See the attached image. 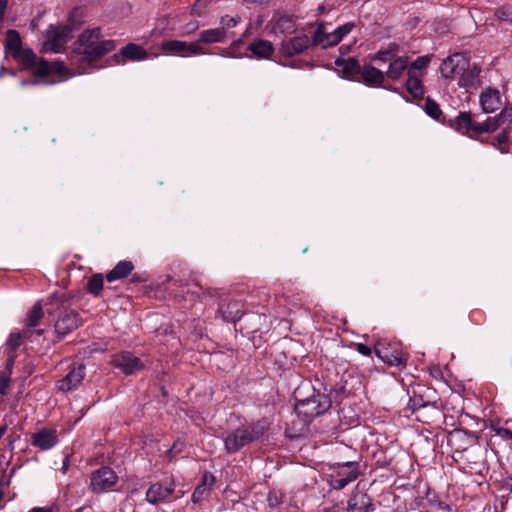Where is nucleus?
Here are the masks:
<instances>
[{
  "label": "nucleus",
  "instance_id": "obj_50",
  "mask_svg": "<svg viewBox=\"0 0 512 512\" xmlns=\"http://www.w3.org/2000/svg\"><path fill=\"white\" fill-rule=\"evenodd\" d=\"M28 512H53V508L52 507H48V506H45V507H34L31 510H29Z\"/></svg>",
  "mask_w": 512,
  "mask_h": 512
},
{
  "label": "nucleus",
  "instance_id": "obj_51",
  "mask_svg": "<svg viewBox=\"0 0 512 512\" xmlns=\"http://www.w3.org/2000/svg\"><path fill=\"white\" fill-rule=\"evenodd\" d=\"M269 0H243V3L247 5H261L267 3Z\"/></svg>",
  "mask_w": 512,
  "mask_h": 512
},
{
  "label": "nucleus",
  "instance_id": "obj_23",
  "mask_svg": "<svg viewBox=\"0 0 512 512\" xmlns=\"http://www.w3.org/2000/svg\"><path fill=\"white\" fill-rule=\"evenodd\" d=\"M360 75L363 82L371 87L381 86L385 79V75L382 71L370 65L364 66L361 69Z\"/></svg>",
  "mask_w": 512,
  "mask_h": 512
},
{
  "label": "nucleus",
  "instance_id": "obj_24",
  "mask_svg": "<svg viewBox=\"0 0 512 512\" xmlns=\"http://www.w3.org/2000/svg\"><path fill=\"white\" fill-rule=\"evenodd\" d=\"M120 54L123 58L130 61H143L148 58V53L140 45L134 43H129L122 47Z\"/></svg>",
  "mask_w": 512,
  "mask_h": 512
},
{
  "label": "nucleus",
  "instance_id": "obj_38",
  "mask_svg": "<svg viewBox=\"0 0 512 512\" xmlns=\"http://www.w3.org/2000/svg\"><path fill=\"white\" fill-rule=\"evenodd\" d=\"M87 289L90 293L94 295H98L101 290L103 289V277L101 274H96L92 276L88 283H87Z\"/></svg>",
  "mask_w": 512,
  "mask_h": 512
},
{
  "label": "nucleus",
  "instance_id": "obj_11",
  "mask_svg": "<svg viewBox=\"0 0 512 512\" xmlns=\"http://www.w3.org/2000/svg\"><path fill=\"white\" fill-rule=\"evenodd\" d=\"M267 33L275 37L287 38L296 32V23L293 17L275 15L266 26Z\"/></svg>",
  "mask_w": 512,
  "mask_h": 512
},
{
  "label": "nucleus",
  "instance_id": "obj_9",
  "mask_svg": "<svg viewBox=\"0 0 512 512\" xmlns=\"http://www.w3.org/2000/svg\"><path fill=\"white\" fill-rule=\"evenodd\" d=\"M118 481V476L109 467H101L92 472L90 488L93 493L100 494L110 490Z\"/></svg>",
  "mask_w": 512,
  "mask_h": 512
},
{
  "label": "nucleus",
  "instance_id": "obj_45",
  "mask_svg": "<svg viewBox=\"0 0 512 512\" xmlns=\"http://www.w3.org/2000/svg\"><path fill=\"white\" fill-rule=\"evenodd\" d=\"M20 339V334L13 332L9 335L6 345L10 347L11 350H15L20 345Z\"/></svg>",
  "mask_w": 512,
  "mask_h": 512
},
{
  "label": "nucleus",
  "instance_id": "obj_53",
  "mask_svg": "<svg viewBox=\"0 0 512 512\" xmlns=\"http://www.w3.org/2000/svg\"><path fill=\"white\" fill-rule=\"evenodd\" d=\"M350 51V45H342L340 47L341 54H346Z\"/></svg>",
  "mask_w": 512,
  "mask_h": 512
},
{
  "label": "nucleus",
  "instance_id": "obj_47",
  "mask_svg": "<svg viewBox=\"0 0 512 512\" xmlns=\"http://www.w3.org/2000/svg\"><path fill=\"white\" fill-rule=\"evenodd\" d=\"M496 434L505 440H512V431L507 428H504V427L497 428Z\"/></svg>",
  "mask_w": 512,
  "mask_h": 512
},
{
  "label": "nucleus",
  "instance_id": "obj_40",
  "mask_svg": "<svg viewBox=\"0 0 512 512\" xmlns=\"http://www.w3.org/2000/svg\"><path fill=\"white\" fill-rule=\"evenodd\" d=\"M424 110L433 119H439L442 113L439 105L431 99L426 100Z\"/></svg>",
  "mask_w": 512,
  "mask_h": 512
},
{
  "label": "nucleus",
  "instance_id": "obj_49",
  "mask_svg": "<svg viewBox=\"0 0 512 512\" xmlns=\"http://www.w3.org/2000/svg\"><path fill=\"white\" fill-rule=\"evenodd\" d=\"M182 447H183V443L175 442L173 444V446L169 450L166 451L167 456L170 458L171 454H173V453L176 454V453L181 452Z\"/></svg>",
  "mask_w": 512,
  "mask_h": 512
},
{
  "label": "nucleus",
  "instance_id": "obj_14",
  "mask_svg": "<svg viewBox=\"0 0 512 512\" xmlns=\"http://www.w3.org/2000/svg\"><path fill=\"white\" fill-rule=\"evenodd\" d=\"M328 408L327 402L322 404L318 397H311L299 401L295 405V412L298 416L302 417L305 421H309L314 417L319 416Z\"/></svg>",
  "mask_w": 512,
  "mask_h": 512
},
{
  "label": "nucleus",
  "instance_id": "obj_34",
  "mask_svg": "<svg viewBox=\"0 0 512 512\" xmlns=\"http://www.w3.org/2000/svg\"><path fill=\"white\" fill-rule=\"evenodd\" d=\"M504 117L502 113L499 117H488L484 122L477 124L475 131L489 132L496 130L500 125L501 118Z\"/></svg>",
  "mask_w": 512,
  "mask_h": 512
},
{
  "label": "nucleus",
  "instance_id": "obj_56",
  "mask_svg": "<svg viewBox=\"0 0 512 512\" xmlns=\"http://www.w3.org/2000/svg\"><path fill=\"white\" fill-rule=\"evenodd\" d=\"M8 0H0V8H7Z\"/></svg>",
  "mask_w": 512,
  "mask_h": 512
},
{
  "label": "nucleus",
  "instance_id": "obj_2",
  "mask_svg": "<svg viewBox=\"0 0 512 512\" xmlns=\"http://www.w3.org/2000/svg\"><path fill=\"white\" fill-rule=\"evenodd\" d=\"M5 49L7 55H11L23 70H29L35 77L34 80L21 81V86L56 84L54 71L63 69L62 62L48 63L45 60L37 59L30 49H22V41L16 30H8L6 34Z\"/></svg>",
  "mask_w": 512,
  "mask_h": 512
},
{
  "label": "nucleus",
  "instance_id": "obj_57",
  "mask_svg": "<svg viewBox=\"0 0 512 512\" xmlns=\"http://www.w3.org/2000/svg\"><path fill=\"white\" fill-rule=\"evenodd\" d=\"M6 8H0V21L3 19Z\"/></svg>",
  "mask_w": 512,
  "mask_h": 512
},
{
  "label": "nucleus",
  "instance_id": "obj_58",
  "mask_svg": "<svg viewBox=\"0 0 512 512\" xmlns=\"http://www.w3.org/2000/svg\"><path fill=\"white\" fill-rule=\"evenodd\" d=\"M184 495V492H180L178 495L174 496L173 499H178Z\"/></svg>",
  "mask_w": 512,
  "mask_h": 512
},
{
  "label": "nucleus",
  "instance_id": "obj_12",
  "mask_svg": "<svg viewBox=\"0 0 512 512\" xmlns=\"http://www.w3.org/2000/svg\"><path fill=\"white\" fill-rule=\"evenodd\" d=\"M161 49L168 54L178 55L181 57L206 54V52L200 45L180 40L165 41L161 44Z\"/></svg>",
  "mask_w": 512,
  "mask_h": 512
},
{
  "label": "nucleus",
  "instance_id": "obj_3",
  "mask_svg": "<svg viewBox=\"0 0 512 512\" xmlns=\"http://www.w3.org/2000/svg\"><path fill=\"white\" fill-rule=\"evenodd\" d=\"M439 70L445 80L454 82L466 90L476 87L479 83L480 68L475 63H471L469 58L461 52L445 57Z\"/></svg>",
  "mask_w": 512,
  "mask_h": 512
},
{
  "label": "nucleus",
  "instance_id": "obj_15",
  "mask_svg": "<svg viewBox=\"0 0 512 512\" xmlns=\"http://www.w3.org/2000/svg\"><path fill=\"white\" fill-rule=\"evenodd\" d=\"M112 364L126 375L136 373L143 368L142 361L130 352H122L114 355Z\"/></svg>",
  "mask_w": 512,
  "mask_h": 512
},
{
  "label": "nucleus",
  "instance_id": "obj_48",
  "mask_svg": "<svg viewBox=\"0 0 512 512\" xmlns=\"http://www.w3.org/2000/svg\"><path fill=\"white\" fill-rule=\"evenodd\" d=\"M356 350L364 356H370L372 353L371 348L362 343L356 344Z\"/></svg>",
  "mask_w": 512,
  "mask_h": 512
},
{
  "label": "nucleus",
  "instance_id": "obj_36",
  "mask_svg": "<svg viewBox=\"0 0 512 512\" xmlns=\"http://www.w3.org/2000/svg\"><path fill=\"white\" fill-rule=\"evenodd\" d=\"M43 317V309L40 303H36L27 315V325L35 327L38 325L39 320Z\"/></svg>",
  "mask_w": 512,
  "mask_h": 512
},
{
  "label": "nucleus",
  "instance_id": "obj_43",
  "mask_svg": "<svg viewBox=\"0 0 512 512\" xmlns=\"http://www.w3.org/2000/svg\"><path fill=\"white\" fill-rule=\"evenodd\" d=\"M350 470H357L355 464L353 462H346L339 466L337 474L341 477H349Z\"/></svg>",
  "mask_w": 512,
  "mask_h": 512
},
{
  "label": "nucleus",
  "instance_id": "obj_25",
  "mask_svg": "<svg viewBox=\"0 0 512 512\" xmlns=\"http://www.w3.org/2000/svg\"><path fill=\"white\" fill-rule=\"evenodd\" d=\"M226 38V31L219 29L218 27L201 31L198 37V42L204 44L222 43Z\"/></svg>",
  "mask_w": 512,
  "mask_h": 512
},
{
  "label": "nucleus",
  "instance_id": "obj_42",
  "mask_svg": "<svg viewBox=\"0 0 512 512\" xmlns=\"http://www.w3.org/2000/svg\"><path fill=\"white\" fill-rule=\"evenodd\" d=\"M507 140L508 135L505 131L498 134L495 138L494 145L501 151V153L506 152L505 145L507 144Z\"/></svg>",
  "mask_w": 512,
  "mask_h": 512
},
{
  "label": "nucleus",
  "instance_id": "obj_30",
  "mask_svg": "<svg viewBox=\"0 0 512 512\" xmlns=\"http://www.w3.org/2000/svg\"><path fill=\"white\" fill-rule=\"evenodd\" d=\"M420 77V75L408 74L406 87L414 98H421L423 96V86Z\"/></svg>",
  "mask_w": 512,
  "mask_h": 512
},
{
  "label": "nucleus",
  "instance_id": "obj_5",
  "mask_svg": "<svg viewBox=\"0 0 512 512\" xmlns=\"http://www.w3.org/2000/svg\"><path fill=\"white\" fill-rule=\"evenodd\" d=\"M263 435V428L259 425L239 427L224 438L225 449L228 453H235Z\"/></svg>",
  "mask_w": 512,
  "mask_h": 512
},
{
  "label": "nucleus",
  "instance_id": "obj_39",
  "mask_svg": "<svg viewBox=\"0 0 512 512\" xmlns=\"http://www.w3.org/2000/svg\"><path fill=\"white\" fill-rule=\"evenodd\" d=\"M210 0H196L191 8V14L193 16L202 17L206 14Z\"/></svg>",
  "mask_w": 512,
  "mask_h": 512
},
{
  "label": "nucleus",
  "instance_id": "obj_17",
  "mask_svg": "<svg viewBox=\"0 0 512 512\" xmlns=\"http://www.w3.org/2000/svg\"><path fill=\"white\" fill-rule=\"evenodd\" d=\"M218 312L224 321L236 322L243 315V305L240 301L223 299Z\"/></svg>",
  "mask_w": 512,
  "mask_h": 512
},
{
  "label": "nucleus",
  "instance_id": "obj_4",
  "mask_svg": "<svg viewBox=\"0 0 512 512\" xmlns=\"http://www.w3.org/2000/svg\"><path fill=\"white\" fill-rule=\"evenodd\" d=\"M52 305L55 309L48 312L56 317L54 326L58 334L66 335L79 327L81 318L78 312L67 306L63 296H54Z\"/></svg>",
  "mask_w": 512,
  "mask_h": 512
},
{
  "label": "nucleus",
  "instance_id": "obj_52",
  "mask_svg": "<svg viewBox=\"0 0 512 512\" xmlns=\"http://www.w3.org/2000/svg\"><path fill=\"white\" fill-rule=\"evenodd\" d=\"M15 75L13 70H6L3 66L0 68V78L5 74Z\"/></svg>",
  "mask_w": 512,
  "mask_h": 512
},
{
  "label": "nucleus",
  "instance_id": "obj_32",
  "mask_svg": "<svg viewBox=\"0 0 512 512\" xmlns=\"http://www.w3.org/2000/svg\"><path fill=\"white\" fill-rule=\"evenodd\" d=\"M398 55L399 50L397 47H389L387 49L378 51L374 56V61L377 63L390 64Z\"/></svg>",
  "mask_w": 512,
  "mask_h": 512
},
{
  "label": "nucleus",
  "instance_id": "obj_33",
  "mask_svg": "<svg viewBox=\"0 0 512 512\" xmlns=\"http://www.w3.org/2000/svg\"><path fill=\"white\" fill-rule=\"evenodd\" d=\"M430 56L418 57L414 62L408 66V74L422 75V71L427 68L430 63Z\"/></svg>",
  "mask_w": 512,
  "mask_h": 512
},
{
  "label": "nucleus",
  "instance_id": "obj_26",
  "mask_svg": "<svg viewBox=\"0 0 512 512\" xmlns=\"http://www.w3.org/2000/svg\"><path fill=\"white\" fill-rule=\"evenodd\" d=\"M409 59L406 56L398 55L388 67L386 75L388 78L396 80L405 70H408Z\"/></svg>",
  "mask_w": 512,
  "mask_h": 512
},
{
  "label": "nucleus",
  "instance_id": "obj_18",
  "mask_svg": "<svg viewBox=\"0 0 512 512\" xmlns=\"http://www.w3.org/2000/svg\"><path fill=\"white\" fill-rule=\"evenodd\" d=\"M216 478L211 473H204L201 483L195 488L191 500L194 504L200 503L210 495Z\"/></svg>",
  "mask_w": 512,
  "mask_h": 512
},
{
  "label": "nucleus",
  "instance_id": "obj_46",
  "mask_svg": "<svg viewBox=\"0 0 512 512\" xmlns=\"http://www.w3.org/2000/svg\"><path fill=\"white\" fill-rule=\"evenodd\" d=\"M198 28H199V23H198V21H196V20H194V21H189L188 23H186V24L183 26V33H184V34H191V33H193L194 31H196Z\"/></svg>",
  "mask_w": 512,
  "mask_h": 512
},
{
  "label": "nucleus",
  "instance_id": "obj_44",
  "mask_svg": "<svg viewBox=\"0 0 512 512\" xmlns=\"http://www.w3.org/2000/svg\"><path fill=\"white\" fill-rule=\"evenodd\" d=\"M495 16L500 20H509L512 17V11L508 7H499L495 11Z\"/></svg>",
  "mask_w": 512,
  "mask_h": 512
},
{
  "label": "nucleus",
  "instance_id": "obj_37",
  "mask_svg": "<svg viewBox=\"0 0 512 512\" xmlns=\"http://www.w3.org/2000/svg\"><path fill=\"white\" fill-rule=\"evenodd\" d=\"M267 317L265 315L252 313L249 314L246 318V322L249 324V328L251 332L262 331L263 328L261 326L262 322H266Z\"/></svg>",
  "mask_w": 512,
  "mask_h": 512
},
{
  "label": "nucleus",
  "instance_id": "obj_29",
  "mask_svg": "<svg viewBox=\"0 0 512 512\" xmlns=\"http://www.w3.org/2000/svg\"><path fill=\"white\" fill-rule=\"evenodd\" d=\"M453 127L462 134H468L470 131H475L477 124H474L470 115L460 113L453 122Z\"/></svg>",
  "mask_w": 512,
  "mask_h": 512
},
{
  "label": "nucleus",
  "instance_id": "obj_54",
  "mask_svg": "<svg viewBox=\"0 0 512 512\" xmlns=\"http://www.w3.org/2000/svg\"><path fill=\"white\" fill-rule=\"evenodd\" d=\"M264 20H265V17H264V16H262V15H259V16H258V18H257V20H256V23H255L256 27L261 26V25H262V23L264 22Z\"/></svg>",
  "mask_w": 512,
  "mask_h": 512
},
{
  "label": "nucleus",
  "instance_id": "obj_22",
  "mask_svg": "<svg viewBox=\"0 0 512 512\" xmlns=\"http://www.w3.org/2000/svg\"><path fill=\"white\" fill-rule=\"evenodd\" d=\"M247 49L251 56L256 59H269L274 52L272 43L268 40L259 39L248 45Z\"/></svg>",
  "mask_w": 512,
  "mask_h": 512
},
{
  "label": "nucleus",
  "instance_id": "obj_27",
  "mask_svg": "<svg viewBox=\"0 0 512 512\" xmlns=\"http://www.w3.org/2000/svg\"><path fill=\"white\" fill-rule=\"evenodd\" d=\"M370 506L371 500L366 494L356 493L349 499L347 510L349 512H367Z\"/></svg>",
  "mask_w": 512,
  "mask_h": 512
},
{
  "label": "nucleus",
  "instance_id": "obj_16",
  "mask_svg": "<svg viewBox=\"0 0 512 512\" xmlns=\"http://www.w3.org/2000/svg\"><path fill=\"white\" fill-rule=\"evenodd\" d=\"M85 377V367L82 364L73 365L68 374L58 382L61 391H72L78 388Z\"/></svg>",
  "mask_w": 512,
  "mask_h": 512
},
{
  "label": "nucleus",
  "instance_id": "obj_6",
  "mask_svg": "<svg viewBox=\"0 0 512 512\" xmlns=\"http://www.w3.org/2000/svg\"><path fill=\"white\" fill-rule=\"evenodd\" d=\"M356 27L355 23L348 22L335 29H331L325 23H320L313 34V43L328 48L337 45L346 35L351 33Z\"/></svg>",
  "mask_w": 512,
  "mask_h": 512
},
{
  "label": "nucleus",
  "instance_id": "obj_28",
  "mask_svg": "<svg viewBox=\"0 0 512 512\" xmlns=\"http://www.w3.org/2000/svg\"><path fill=\"white\" fill-rule=\"evenodd\" d=\"M134 266L131 261H120L107 275L109 282L126 277L131 273Z\"/></svg>",
  "mask_w": 512,
  "mask_h": 512
},
{
  "label": "nucleus",
  "instance_id": "obj_41",
  "mask_svg": "<svg viewBox=\"0 0 512 512\" xmlns=\"http://www.w3.org/2000/svg\"><path fill=\"white\" fill-rule=\"evenodd\" d=\"M239 22H240L239 17L224 16L220 20L219 29H223L224 31H226L227 37H229L228 30L231 28H234Z\"/></svg>",
  "mask_w": 512,
  "mask_h": 512
},
{
  "label": "nucleus",
  "instance_id": "obj_8",
  "mask_svg": "<svg viewBox=\"0 0 512 512\" xmlns=\"http://www.w3.org/2000/svg\"><path fill=\"white\" fill-rule=\"evenodd\" d=\"M176 489L174 479L153 483L146 491V501L152 505L171 501Z\"/></svg>",
  "mask_w": 512,
  "mask_h": 512
},
{
  "label": "nucleus",
  "instance_id": "obj_31",
  "mask_svg": "<svg viewBox=\"0 0 512 512\" xmlns=\"http://www.w3.org/2000/svg\"><path fill=\"white\" fill-rule=\"evenodd\" d=\"M14 364V356L9 355L7 362H6V368L3 371H0V394L5 395L6 389L8 388L9 381H10V375H11V369Z\"/></svg>",
  "mask_w": 512,
  "mask_h": 512
},
{
  "label": "nucleus",
  "instance_id": "obj_13",
  "mask_svg": "<svg viewBox=\"0 0 512 512\" xmlns=\"http://www.w3.org/2000/svg\"><path fill=\"white\" fill-rule=\"evenodd\" d=\"M374 351L377 357L389 366H400L405 361L398 346H391L384 341H378L374 345Z\"/></svg>",
  "mask_w": 512,
  "mask_h": 512
},
{
  "label": "nucleus",
  "instance_id": "obj_55",
  "mask_svg": "<svg viewBox=\"0 0 512 512\" xmlns=\"http://www.w3.org/2000/svg\"><path fill=\"white\" fill-rule=\"evenodd\" d=\"M6 430H7L6 425L0 426V439L4 436V434L6 433Z\"/></svg>",
  "mask_w": 512,
  "mask_h": 512
},
{
  "label": "nucleus",
  "instance_id": "obj_21",
  "mask_svg": "<svg viewBox=\"0 0 512 512\" xmlns=\"http://www.w3.org/2000/svg\"><path fill=\"white\" fill-rule=\"evenodd\" d=\"M32 443L34 446L47 450L57 443L56 431L52 429H44L33 434Z\"/></svg>",
  "mask_w": 512,
  "mask_h": 512
},
{
  "label": "nucleus",
  "instance_id": "obj_10",
  "mask_svg": "<svg viewBox=\"0 0 512 512\" xmlns=\"http://www.w3.org/2000/svg\"><path fill=\"white\" fill-rule=\"evenodd\" d=\"M310 38L302 33L295 32L294 35L283 39L279 45V53L284 57H292L304 52L310 46Z\"/></svg>",
  "mask_w": 512,
  "mask_h": 512
},
{
  "label": "nucleus",
  "instance_id": "obj_20",
  "mask_svg": "<svg viewBox=\"0 0 512 512\" xmlns=\"http://www.w3.org/2000/svg\"><path fill=\"white\" fill-rule=\"evenodd\" d=\"M335 65L338 74L346 79H354L357 75H360L362 69L354 58L337 59Z\"/></svg>",
  "mask_w": 512,
  "mask_h": 512
},
{
  "label": "nucleus",
  "instance_id": "obj_7",
  "mask_svg": "<svg viewBox=\"0 0 512 512\" xmlns=\"http://www.w3.org/2000/svg\"><path fill=\"white\" fill-rule=\"evenodd\" d=\"M72 29L69 25H50L41 50L45 53H60L68 42Z\"/></svg>",
  "mask_w": 512,
  "mask_h": 512
},
{
  "label": "nucleus",
  "instance_id": "obj_35",
  "mask_svg": "<svg viewBox=\"0 0 512 512\" xmlns=\"http://www.w3.org/2000/svg\"><path fill=\"white\" fill-rule=\"evenodd\" d=\"M358 476L357 470H350L349 477L336 476L331 479V486L334 489H343L346 485L354 481Z\"/></svg>",
  "mask_w": 512,
  "mask_h": 512
},
{
  "label": "nucleus",
  "instance_id": "obj_19",
  "mask_svg": "<svg viewBox=\"0 0 512 512\" xmlns=\"http://www.w3.org/2000/svg\"><path fill=\"white\" fill-rule=\"evenodd\" d=\"M480 105L484 112L491 113L501 106V95L497 89L486 88L480 95Z\"/></svg>",
  "mask_w": 512,
  "mask_h": 512
},
{
  "label": "nucleus",
  "instance_id": "obj_1",
  "mask_svg": "<svg viewBox=\"0 0 512 512\" xmlns=\"http://www.w3.org/2000/svg\"><path fill=\"white\" fill-rule=\"evenodd\" d=\"M101 37L99 28L87 29L81 33L73 44L70 63L72 71L64 65L63 69L54 71V75L59 76L55 79L57 83L84 73L92 61L115 48L113 40H104Z\"/></svg>",
  "mask_w": 512,
  "mask_h": 512
}]
</instances>
